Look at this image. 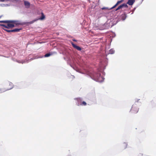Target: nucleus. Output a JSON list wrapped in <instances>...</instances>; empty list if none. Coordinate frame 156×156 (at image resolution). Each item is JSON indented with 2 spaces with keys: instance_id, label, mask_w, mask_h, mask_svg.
I'll return each mask as SVG.
<instances>
[{
  "instance_id": "nucleus-1",
  "label": "nucleus",
  "mask_w": 156,
  "mask_h": 156,
  "mask_svg": "<svg viewBox=\"0 0 156 156\" xmlns=\"http://www.w3.org/2000/svg\"><path fill=\"white\" fill-rule=\"evenodd\" d=\"M12 20H2L0 21V23H7L6 25L3 24H0V26L3 27L5 28H12L15 27L12 23L11 22Z\"/></svg>"
},
{
  "instance_id": "nucleus-2",
  "label": "nucleus",
  "mask_w": 156,
  "mask_h": 156,
  "mask_svg": "<svg viewBox=\"0 0 156 156\" xmlns=\"http://www.w3.org/2000/svg\"><path fill=\"white\" fill-rule=\"evenodd\" d=\"M37 20H34L32 21L28 22H25V23H22V24H31L33 23H34L35 21ZM14 25L15 24L16 25H22V24H21V23H19V22L18 21H15V20H12V21L11 22Z\"/></svg>"
},
{
  "instance_id": "nucleus-3",
  "label": "nucleus",
  "mask_w": 156,
  "mask_h": 156,
  "mask_svg": "<svg viewBox=\"0 0 156 156\" xmlns=\"http://www.w3.org/2000/svg\"><path fill=\"white\" fill-rule=\"evenodd\" d=\"M139 108L136 105H133L131 109V111L133 113H136L138 111Z\"/></svg>"
},
{
  "instance_id": "nucleus-4",
  "label": "nucleus",
  "mask_w": 156,
  "mask_h": 156,
  "mask_svg": "<svg viewBox=\"0 0 156 156\" xmlns=\"http://www.w3.org/2000/svg\"><path fill=\"white\" fill-rule=\"evenodd\" d=\"M9 85H11V86L9 87H8V85H7V87L5 88H2V89H0V93H2L3 92H4L5 91L7 90H9L10 89H11L12 88V83H9Z\"/></svg>"
},
{
  "instance_id": "nucleus-5",
  "label": "nucleus",
  "mask_w": 156,
  "mask_h": 156,
  "mask_svg": "<svg viewBox=\"0 0 156 156\" xmlns=\"http://www.w3.org/2000/svg\"><path fill=\"white\" fill-rule=\"evenodd\" d=\"M123 7H124L125 8H127L128 6L126 4L124 3L122 4V5L119 6L115 10L116 11H117L120 9L122 8Z\"/></svg>"
},
{
  "instance_id": "nucleus-6",
  "label": "nucleus",
  "mask_w": 156,
  "mask_h": 156,
  "mask_svg": "<svg viewBox=\"0 0 156 156\" xmlns=\"http://www.w3.org/2000/svg\"><path fill=\"white\" fill-rule=\"evenodd\" d=\"M24 3L25 7L27 9H28L30 8V3L29 2L26 1H24Z\"/></svg>"
},
{
  "instance_id": "nucleus-7",
  "label": "nucleus",
  "mask_w": 156,
  "mask_h": 156,
  "mask_svg": "<svg viewBox=\"0 0 156 156\" xmlns=\"http://www.w3.org/2000/svg\"><path fill=\"white\" fill-rule=\"evenodd\" d=\"M71 44L73 47L76 49L77 50L79 51H80L81 50V48L79 46L76 45L73 42L71 43Z\"/></svg>"
},
{
  "instance_id": "nucleus-8",
  "label": "nucleus",
  "mask_w": 156,
  "mask_h": 156,
  "mask_svg": "<svg viewBox=\"0 0 156 156\" xmlns=\"http://www.w3.org/2000/svg\"><path fill=\"white\" fill-rule=\"evenodd\" d=\"M124 0H121L120 1H118L110 9H112L114 8H115L116 6H117L118 5L122 2L124 1Z\"/></svg>"
},
{
  "instance_id": "nucleus-9",
  "label": "nucleus",
  "mask_w": 156,
  "mask_h": 156,
  "mask_svg": "<svg viewBox=\"0 0 156 156\" xmlns=\"http://www.w3.org/2000/svg\"><path fill=\"white\" fill-rule=\"evenodd\" d=\"M135 2V0H129L127 3L129 5H132Z\"/></svg>"
},
{
  "instance_id": "nucleus-10",
  "label": "nucleus",
  "mask_w": 156,
  "mask_h": 156,
  "mask_svg": "<svg viewBox=\"0 0 156 156\" xmlns=\"http://www.w3.org/2000/svg\"><path fill=\"white\" fill-rule=\"evenodd\" d=\"M127 144L126 143H123L122 145V148L123 149H125L127 147Z\"/></svg>"
},
{
  "instance_id": "nucleus-11",
  "label": "nucleus",
  "mask_w": 156,
  "mask_h": 156,
  "mask_svg": "<svg viewBox=\"0 0 156 156\" xmlns=\"http://www.w3.org/2000/svg\"><path fill=\"white\" fill-rule=\"evenodd\" d=\"M126 15L125 13L122 15L121 19L123 20H125L126 19Z\"/></svg>"
},
{
  "instance_id": "nucleus-12",
  "label": "nucleus",
  "mask_w": 156,
  "mask_h": 156,
  "mask_svg": "<svg viewBox=\"0 0 156 156\" xmlns=\"http://www.w3.org/2000/svg\"><path fill=\"white\" fill-rule=\"evenodd\" d=\"M41 17L40 18H39V20H42L45 19V16L43 12L41 13Z\"/></svg>"
},
{
  "instance_id": "nucleus-13",
  "label": "nucleus",
  "mask_w": 156,
  "mask_h": 156,
  "mask_svg": "<svg viewBox=\"0 0 156 156\" xmlns=\"http://www.w3.org/2000/svg\"><path fill=\"white\" fill-rule=\"evenodd\" d=\"M21 29H15L13 30H11L12 32H18Z\"/></svg>"
},
{
  "instance_id": "nucleus-14",
  "label": "nucleus",
  "mask_w": 156,
  "mask_h": 156,
  "mask_svg": "<svg viewBox=\"0 0 156 156\" xmlns=\"http://www.w3.org/2000/svg\"><path fill=\"white\" fill-rule=\"evenodd\" d=\"M87 105V103L84 101H83L81 103L78 104L77 105L79 106V105L85 106Z\"/></svg>"
},
{
  "instance_id": "nucleus-15",
  "label": "nucleus",
  "mask_w": 156,
  "mask_h": 156,
  "mask_svg": "<svg viewBox=\"0 0 156 156\" xmlns=\"http://www.w3.org/2000/svg\"><path fill=\"white\" fill-rule=\"evenodd\" d=\"M75 100L77 101L78 102V104H80V103H81L82 102V100L80 98H75Z\"/></svg>"
},
{
  "instance_id": "nucleus-16",
  "label": "nucleus",
  "mask_w": 156,
  "mask_h": 156,
  "mask_svg": "<svg viewBox=\"0 0 156 156\" xmlns=\"http://www.w3.org/2000/svg\"><path fill=\"white\" fill-rule=\"evenodd\" d=\"M115 51L112 49H110L109 50V53L111 54H113L114 53Z\"/></svg>"
},
{
  "instance_id": "nucleus-17",
  "label": "nucleus",
  "mask_w": 156,
  "mask_h": 156,
  "mask_svg": "<svg viewBox=\"0 0 156 156\" xmlns=\"http://www.w3.org/2000/svg\"><path fill=\"white\" fill-rule=\"evenodd\" d=\"M101 9L102 10L104 9H107V10H110V9H109L108 7H104L101 8Z\"/></svg>"
},
{
  "instance_id": "nucleus-18",
  "label": "nucleus",
  "mask_w": 156,
  "mask_h": 156,
  "mask_svg": "<svg viewBox=\"0 0 156 156\" xmlns=\"http://www.w3.org/2000/svg\"><path fill=\"white\" fill-rule=\"evenodd\" d=\"M51 55V54L50 53H47L44 56L45 57H48L49 56Z\"/></svg>"
},
{
  "instance_id": "nucleus-19",
  "label": "nucleus",
  "mask_w": 156,
  "mask_h": 156,
  "mask_svg": "<svg viewBox=\"0 0 156 156\" xmlns=\"http://www.w3.org/2000/svg\"><path fill=\"white\" fill-rule=\"evenodd\" d=\"M3 29L5 30L7 32H8L9 33V32H12V31H11V30H6V29H4V28H3Z\"/></svg>"
},
{
  "instance_id": "nucleus-20",
  "label": "nucleus",
  "mask_w": 156,
  "mask_h": 156,
  "mask_svg": "<svg viewBox=\"0 0 156 156\" xmlns=\"http://www.w3.org/2000/svg\"><path fill=\"white\" fill-rule=\"evenodd\" d=\"M0 1L2 2H4L5 0H0Z\"/></svg>"
},
{
  "instance_id": "nucleus-21",
  "label": "nucleus",
  "mask_w": 156,
  "mask_h": 156,
  "mask_svg": "<svg viewBox=\"0 0 156 156\" xmlns=\"http://www.w3.org/2000/svg\"><path fill=\"white\" fill-rule=\"evenodd\" d=\"M73 41H76V40H75V39L73 40Z\"/></svg>"
},
{
  "instance_id": "nucleus-22",
  "label": "nucleus",
  "mask_w": 156,
  "mask_h": 156,
  "mask_svg": "<svg viewBox=\"0 0 156 156\" xmlns=\"http://www.w3.org/2000/svg\"><path fill=\"white\" fill-rule=\"evenodd\" d=\"M136 102H138V100H137V101H136Z\"/></svg>"
},
{
  "instance_id": "nucleus-23",
  "label": "nucleus",
  "mask_w": 156,
  "mask_h": 156,
  "mask_svg": "<svg viewBox=\"0 0 156 156\" xmlns=\"http://www.w3.org/2000/svg\"><path fill=\"white\" fill-rule=\"evenodd\" d=\"M2 16H0V18H1Z\"/></svg>"
}]
</instances>
